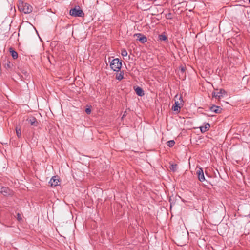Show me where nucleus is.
Wrapping results in <instances>:
<instances>
[{
  "instance_id": "f3484780",
  "label": "nucleus",
  "mask_w": 250,
  "mask_h": 250,
  "mask_svg": "<svg viewBox=\"0 0 250 250\" xmlns=\"http://www.w3.org/2000/svg\"><path fill=\"white\" fill-rule=\"evenodd\" d=\"M123 75H124V72L123 71L122 72L121 71L120 73H117L116 74V79L119 81L122 80L124 78Z\"/></svg>"
},
{
  "instance_id": "ddd939ff",
  "label": "nucleus",
  "mask_w": 250,
  "mask_h": 250,
  "mask_svg": "<svg viewBox=\"0 0 250 250\" xmlns=\"http://www.w3.org/2000/svg\"><path fill=\"white\" fill-rule=\"evenodd\" d=\"M5 68L8 70H11L13 67V64L9 60H7L4 64Z\"/></svg>"
},
{
  "instance_id": "4468645a",
  "label": "nucleus",
  "mask_w": 250,
  "mask_h": 250,
  "mask_svg": "<svg viewBox=\"0 0 250 250\" xmlns=\"http://www.w3.org/2000/svg\"><path fill=\"white\" fill-rule=\"evenodd\" d=\"M210 124L209 123H206L204 126H201L200 130L202 133H204L207 130H209L210 127Z\"/></svg>"
},
{
  "instance_id": "9d476101",
  "label": "nucleus",
  "mask_w": 250,
  "mask_h": 250,
  "mask_svg": "<svg viewBox=\"0 0 250 250\" xmlns=\"http://www.w3.org/2000/svg\"><path fill=\"white\" fill-rule=\"evenodd\" d=\"M27 121L31 125L34 126H37L39 125L38 122L34 117H31L30 118L28 119Z\"/></svg>"
},
{
  "instance_id": "dca6fc26",
  "label": "nucleus",
  "mask_w": 250,
  "mask_h": 250,
  "mask_svg": "<svg viewBox=\"0 0 250 250\" xmlns=\"http://www.w3.org/2000/svg\"><path fill=\"white\" fill-rule=\"evenodd\" d=\"M10 52L11 55L13 59H16L18 58V55L17 52L16 51L12 49V48H10Z\"/></svg>"
},
{
  "instance_id": "f03ea898",
  "label": "nucleus",
  "mask_w": 250,
  "mask_h": 250,
  "mask_svg": "<svg viewBox=\"0 0 250 250\" xmlns=\"http://www.w3.org/2000/svg\"><path fill=\"white\" fill-rule=\"evenodd\" d=\"M18 8L20 11H22L25 14L30 13L32 11L33 9L32 7L29 4L23 2L19 3Z\"/></svg>"
},
{
  "instance_id": "7ed1b4c3",
  "label": "nucleus",
  "mask_w": 250,
  "mask_h": 250,
  "mask_svg": "<svg viewBox=\"0 0 250 250\" xmlns=\"http://www.w3.org/2000/svg\"><path fill=\"white\" fill-rule=\"evenodd\" d=\"M122 66V62L118 58L113 59L110 63L111 68L114 71H119Z\"/></svg>"
},
{
  "instance_id": "6e6552de",
  "label": "nucleus",
  "mask_w": 250,
  "mask_h": 250,
  "mask_svg": "<svg viewBox=\"0 0 250 250\" xmlns=\"http://www.w3.org/2000/svg\"><path fill=\"white\" fill-rule=\"evenodd\" d=\"M209 109L211 111L216 114H219L221 113L222 110V108H221L220 106H216L215 105H213L212 106H210L209 107Z\"/></svg>"
},
{
  "instance_id": "a211bd4d",
  "label": "nucleus",
  "mask_w": 250,
  "mask_h": 250,
  "mask_svg": "<svg viewBox=\"0 0 250 250\" xmlns=\"http://www.w3.org/2000/svg\"><path fill=\"white\" fill-rule=\"evenodd\" d=\"M177 165L176 164H172L169 166V168L172 171H175L177 170Z\"/></svg>"
},
{
  "instance_id": "4be33fe9",
  "label": "nucleus",
  "mask_w": 250,
  "mask_h": 250,
  "mask_svg": "<svg viewBox=\"0 0 250 250\" xmlns=\"http://www.w3.org/2000/svg\"><path fill=\"white\" fill-rule=\"evenodd\" d=\"M166 17L167 19H171L172 18V15L170 13H168L166 15Z\"/></svg>"
},
{
  "instance_id": "423d86ee",
  "label": "nucleus",
  "mask_w": 250,
  "mask_h": 250,
  "mask_svg": "<svg viewBox=\"0 0 250 250\" xmlns=\"http://www.w3.org/2000/svg\"><path fill=\"white\" fill-rule=\"evenodd\" d=\"M196 174H197L198 179L200 182H202L205 180L203 170L201 168H199L196 171Z\"/></svg>"
},
{
  "instance_id": "393cba45",
  "label": "nucleus",
  "mask_w": 250,
  "mask_h": 250,
  "mask_svg": "<svg viewBox=\"0 0 250 250\" xmlns=\"http://www.w3.org/2000/svg\"><path fill=\"white\" fill-rule=\"evenodd\" d=\"M245 78H246V77H245V76L243 77V80H245Z\"/></svg>"
},
{
  "instance_id": "39448f33",
  "label": "nucleus",
  "mask_w": 250,
  "mask_h": 250,
  "mask_svg": "<svg viewBox=\"0 0 250 250\" xmlns=\"http://www.w3.org/2000/svg\"><path fill=\"white\" fill-rule=\"evenodd\" d=\"M226 92L224 89H220L219 91L213 92L212 95L213 97L216 99H220L221 97H223V95L226 94Z\"/></svg>"
},
{
  "instance_id": "b1692460",
  "label": "nucleus",
  "mask_w": 250,
  "mask_h": 250,
  "mask_svg": "<svg viewBox=\"0 0 250 250\" xmlns=\"http://www.w3.org/2000/svg\"><path fill=\"white\" fill-rule=\"evenodd\" d=\"M85 111L87 114H89L91 112V110L90 107H88L85 109Z\"/></svg>"
},
{
  "instance_id": "2eb2a0df",
  "label": "nucleus",
  "mask_w": 250,
  "mask_h": 250,
  "mask_svg": "<svg viewBox=\"0 0 250 250\" xmlns=\"http://www.w3.org/2000/svg\"><path fill=\"white\" fill-rule=\"evenodd\" d=\"M159 40L161 41H166L167 42L168 41L167 38L164 34H162L159 35L158 36Z\"/></svg>"
},
{
  "instance_id": "6ab92c4d",
  "label": "nucleus",
  "mask_w": 250,
  "mask_h": 250,
  "mask_svg": "<svg viewBox=\"0 0 250 250\" xmlns=\"http://www.w3.org/2000/svg\"><path fill=\"white\" fill-rule=\"evenodd\" d=\"M16 134L18 138H20L21 137V130L20 128H18L17 126L16 127Z\"/></svg>"
},
{
  "instance_id": "412c9836",
  "label": "nucleus",
  "mask_w": 250,
  "mask_h": 250,
  "mask_svg": "<svg viewBox=\"0 0 250 250\" xmlns=\"http://www.w3.org/2000/svg\"><path fill=\"white\" fill-rule=\"evenodd\" d=\"M121 55L124 56L125 57L127 55V52L125 49H122L121 50Z\"/></svg>"
},
{
  "instance_id": "20e7f679",
  "label": "nucleus",
  "mask_w": 250,
  "mask_h": 250,
  "mask_svg": "<svg viewBox=\"0 0 250 250\" xmlns=\"http://www.w3.org/2000/svg\"><path fill=\"white\" fill-rule=\"evenodd\" d=\"M180 102L179 101H175L174 104L172 107V110L174 111H176L177 112H179L180 109L183 105L182 103L183 102V100L182 99V97L180 96L179 97Z\"/></svg>"
},
{
  "instance_id": "f257e3e1",
  "label": "nucleus",
  "mask_w": 250,
  "mask_h": 250,
  "mask_svg": "<svg viewBox=\"0 0 250 250\" xmlns=\"http://www.w3.org/2000/svg\"><path fill=\"white\" fill-rule=\"evenodd\" d=\"M69 14L75 17H83L84 16V12L79 6H75L71 9L69 11Z\"/></svg>"
},
{
  "instance_id": "f8f14e48",
  "label": "nucleus",
  "mask_w": 250,
  "mask_h": 250,
  "mask_svg": "<svg viewBox=\"0 0 250 250\" xmlns=\"http://www.w3.org/2000/svg\"><path fill=\"white\" fill-rule=\"evenodd\" d=\"M11 190L7 187H3L1 189V193L4 196L10 194Z\"/></svg>"
},
{
  "instance_id": "9b49d317",
  "label": "nucleus",
  "mask_w": 250,
  "mask_h": 250,
  "mask_svg": "<svg viewBox=\"0 0 250 250\" xmlns=\"http://www.w3.org/2000/svg\"><path fill=\"white\" fill-rule=\"evenodd\" d=\"M134 90L137 95L139 96L142 97L145 94L144 90L140 87H134Z\"/></svg>"
},
{
  "instance_id": "aec40b11",
  "label": "nucleus",
  "mask_w": 250,
  "mask_h": 250,
  "mask_svg": "<svg viewBox=\"0 0 250 250\" xmlns=\"http://www.w3.org/2000/svg\"><path fill=\"white\" fill-rule=\"evenodd\" d=\"M175 143V142L174 140H170L167 142V145L170 147H172L174 145Z\"/></svg>"
},
{
  "instance_id": "0eeeda50",
  "label": "nucleus",
  "mask_w": 250,
  "mask_h": 250,
  "mask_svg": "<svg viewBox=\"0 0 250 250\" xmlns=\"http://www.w3.org/2000/svg\"><path fill=\"white\" fill-rule=\"evenodd\" d=\"M60 182L57 176H54L51 178L49 184L52 187H55L59 185Z\"/></svg>"
},
{
  "instance_id": "5701e85b",
  "label": "nucleus",
  "mask_w": 250,
  "mask_h": 250,
  "mask_svg": "<svg viewBox=\"0 0 250 250\" xmlns=\"http://www.w3.org/2000/svg\"><path fill=\"white\" fill-rule=\"evenodd\" d=\"M16 218L19 221H20L21 220H22V218L21 217V215L19 213H18L17 214V215H16Z\"/></svg>"
},
{
  "instance_id": "bb28decb",
  "label": "nucleus",
  "mask_w": 250,
  "mask_h": 250,
  "mask_svg": "<svg viewBox=\"0 0 250 250\" xmlns=\"http://www.w3.org/2000/svg\"><path fill=\"white\" fill-rule=\"evenodd\" d=\"M249 0V3H250V0Z\"/></svg>"
},
{
  "instance_id": "a878e982",
  "label": "nucleus",
  "mask_w": 250,
  "mask_h": 250,
  "mask_svg": "<svg viewBox=\"0 0 250 250\" xmlns=\"http://www.w3.org/2000/svg\"><path fill=\"white\" fill-rule=\"evenodd\" d=\"M125 116V114L124 113V114L123 115V117H122V118H123Z\"/></svg>"
},
{
  "instance_id": "1a4fd4ad",
  "label": "nucleus",
  "mask_w": 250,
  "mask_h": 250,
  "mask_svg": "<svg viewBox=\"0 0 250 250\" xmlns=\"http://www.w3.org/2000/svg\"><path fill=\"white\" fill-rule=\"evenodd\" d=\"M134 36L137 37L138 40L142 43H144L147 41L146 37L141 33L135 34Z\"/></svg>"
}]
</instances>
